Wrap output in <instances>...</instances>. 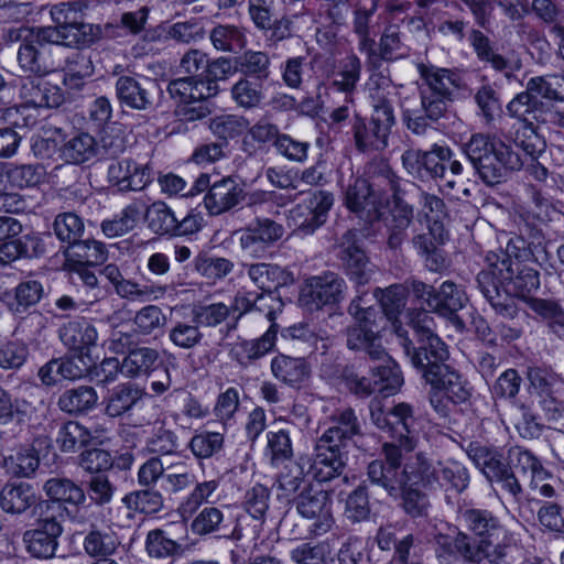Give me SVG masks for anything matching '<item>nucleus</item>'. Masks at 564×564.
<instances>
[{
	"label": "nucleus",
	"instance_id": "680f3d73",
	"mask_svg": "<svg viewBox=\"0 0 564 564\" xmlns=\"http://www.w3.org/2000/svg\"><path fill=\"white\" fill-rule=\"evenodd\" d=\"M140 215V205L130 204L122 210L119 218L102 221V232L109 238L122 236L135 227Z\"/></svg>",
	"mask_w": 564,
	"mask_h": 564
},
{
	"label": "nucleus",
	"instance_id": "338daca9",
	"mask_svg": "<svg viewBox=\"0 0 564 564\" xmlns=\"http://www.w3.org/2000/svg\"><path fill=\"white\" fill-rule=\"evenodd\" d=\"M145 549L149 556L155 558H166L182 553V545L170 539L161 529L148 533Z\"/></svg>",
	"mask_w": 564,
	"mask_h": 564
},
{
	"label": "nucleus",
	"instance_id": "e2e57ef3",
	"mask_svg": "<svg viewBox=\"0 0 564 564\" xmlns=\"http://www.w3.org/2000/svg\"><path fill=\"white\" fill-rule=\"evenodd\" d=\"M53 230L62 242L72 246L82 238L84 234V223L82 218L74 213H62L55 217Z\"/></svg>",
	"mask_w": 564,
	"mask_h": 564
},
{
	"label": "nucleus",
	"instance_id": "f704fd0d",
	"mask_svg": "<svg viewBox=\"0 0 564 564\" xmlns=\"http://www.w3.org/2000/svg\"><path fill=\"white\" fill-rule=\"evenodd\" d=\"M429 465L433 469L435 482L430 487H422L425 490H434L437 487L452 489L458 494L463 492L469 485V474L467 468L456 460H448L446 463H437L434 466L429 459Z\"/></svg>",
	"mask_w": 564,
	"mask_h": 564
},
{
	"label": "nucleus",
	"instance_id": "473e14b6",
	"mask_svg": "<svg viewBox=\"0 0 564 564\" xmlns=\"http://www.w3.org/2000/svg\"><path fill=\"white\" fill-rule=\"evenodd\" d=\"M276 327L271 325L270 328L259 338L236 343L231 350V357L242 367H249L256 360L265 356L275 345Z\"/></svg>",
	"mask_w": 564,
	"mask_h": 564
},
{
	"label": "nucleus",
	"instance_id": "ea45409f",
	"mask_svg": "<svg viewBox=\"0 0 564 564\" xmlns=\"http://www.w3.org/2000/svg\"><path fill=\"white\" fill-rule=\"evenodd\" d=\"M408 280L406 282H409ZM408 286L403 284H392L387 289L377 288L373 295L379 300L381 308L386 317L392 323L394 328L395 324H401L398 319L406 305L408 289L411 290L409 283Z\"/></svg>",
	"mask_w": 564,
	"mask_h": 564
},
{
	"label": "nucleus",
	"instance_id": "0e129e2a",
	"mask_svg": "<svg viewBox=\"0 0 564 564\" xmlns=\"http://www.w3.org/2000/svg\"><path fill=\"white\" fill-rule=\"evenodd\" d=\"M231 96L236 104L245 109L260 106L263 99L261 82H251L249 78H240L231 88Z\"/></svg>",
	"mask_w": 564,
	"mask_h": 564
},
{
	"label": "nucleus",
	"instance_id": "6e6552de",
	"mask_svg": "<svg viewBox=\"0 0 564 564\" xmlns=\"http://www.w3.org/2000/svg\"><path fill=\"white\" fill-rule=\"evenodd\" d=\"M10 43H18L17 65L28 77H43L57 67L54 48L61 46L53 35L41 26L9 28L4 34Z\"/></svg>",
	"mask_w": 564,
	"mask_h": 564
},
{
	"label": "nucleus",
	"instance_id": "a211bd4d",
	"mask_svg": "<svg viewBox=\"0 0 564 564\" xmlns=\"http://www.w3.org/2000/svg\"><path fill=\"white\" fill-rule=\"evenodd\" d=\"M346 289V282L338 273L327 271L305 281L299 301L306 310L317 311L323 306L339 303L345 296Z\"/></svg>",
	"mask_w": 564,
	"mask_h": 564
},
{
	"label": "nucleus",
	"instance_id": "603ef678",
	"mask_svg": "<svg viewBox=\"0 0 564 564\" xmlns=\"http://www.w3.org/2000/svg\"><path fill=\"white\" fill-rule=\"evenodd\" d=\"M527 87L532 95L554 101L564 100V76L545 75L529 79Z\"/></svg>",
	"mask_w": 564,
	"mask_h": 564
},
{
	"label": "nucleus",
	"instance_id": "79ce46f5",
	"mask_svg": "<svg viewBox=\"0 0 564 564\" xmlns=\"http://www.w3.org/2000/svg\"><path fill=\"white\" fill-rule=\"evenodd\" d=\"M271 371L278 380L290 386L301 383L310 376V369L304 359L286 355H279L272 359Z\"/></svg>",
	"mask_w": 564,
	"mask_h": 564
},
{
	"label": "nucleus",
	"instance_id": "e433bc0d",
	"mask_svg": "<svg viewBox=\"0 0 564 564\" xmlns=\"http://www.w3.org/2000/svg\"><path fill=\"white\" fill-rule=\"evenodd\" d=\"M160 364V354L151 347H133L123 358L122 373L128 378L148 376Z\"/></svg>",
	"mask_w": 564,
	"mask_h": 564
},
{
	"label": "nucleus",
	"instance_id": "49530a36",
	"mask_svg": "<svg viewBox=\"0 0 564 564\" xmlns=\"http://www.w3.org/2000/svg\"><path fill=\"white\" fill-rule=\"evenodd\" d=\"M163 496L153 487L132 491L122 499L123 505L131 511L153 514L163 508Z\"/></svg>",
	"mask_w": 564,
	"mask_h": 564
},
{
	"label": "nucleus",
	"instance_id": "774afa93",
	"mask_svg": "<svg viewBox=\"0 0 564 564\" xmlns=\"http://www.w3.org/2000/svg\"><path fill=\"white\" fill-rule=\"evenodd\" d=\"M329 556V546L326 543L304 542L290 552L295 564H326Z\"/></svg>",
	"mask_w": 564,
	"mask_h": 564
},
{
	"label": "nucleus",
	"instance_id": "20e7f679",
	"mask_svg": "<svg viewBox=\"0 0 564 564\" xmlns=\"http://www.w3.org/2000/svg\"><path fill=\"white\" fill-rule=\"evenodd\" d=\"M424 85L420 91V106L411 107L408 98L401 101L402 118L405 127L416 135L425 134L447 112L452 101L454 80L448 69L420 67Z\"/></svg>",
	"mask_w": 564,
	"mask_h": 564
},
{
	"label": "nucleus",
	"instance_id": "09e8293b",
	"mask_svg": "<svg viewBox=\"0 0 564 564\" xmlns=\"http://www.w3.org/2000/svg\"><path fill=\"white\" fill-rule=\"evenodd\" d=\"M33 413L31 402L25 399H12L11 394L0 387V424L6 425L17 419L19 424L30 420Z\"/></svg>",
	"mask_w": 564,
	"mask_h": 564
},
{
	"label": "nucleus",
	"instance_id": "c756f323",
	"mask_svg": "<svg viewBox=\"0 0 564 564\" xmlns=\"http://www.w3.org/2000/svg\"><path fill=\"white\" fill-rule=\"evenodd\" d=\"M36 492L28 482H8L0 491V507L11 514H22L32 509L33 514L39 516L36 505H39Z\"/></svg>",
	"mask_w": 564,
	"mask_h": 564
},
{
	"label": "nucleus",
	"instance_id": "c03bdc74",
	"mask_svg": "<svg viewBox=\"0 0 564 564\" xmlns=\"http://www.w3.org/2000/svg\"><path fill=\"white\" fill-rule=\"evenodd\" d=\"M176 217L174 212L161 200L152 203L144 212L148 228L159 236H174Z\"/></svg>",
	"mask_w": 564,
	"mask_h": 564
},
{
	"label": "nucleus",
	"instance_id": "ddd939ff",
	"mask_svg": "<svg viewBox=\"0 0 564 564\" xmlns=\"http://www.w3.org/2000/svg\"><path fill=\"white\" fill-rule=\"evenodd\" d=\"M507 111L511 117L525 123L522 135L517 132L514 145L522 149L525 156L534 160L536 154L542 151L543 142L534 131L532 121L546 122L544 104L525 86V90L516 95L507 105Z\"/></svg>",
	"mask_w": 564,
	"mask_h": 564
},
{
	"label": "nucleus",
	"instance_id": "3c124183",
	"mask_svg": "<svg viewBox=\"0 0 564 564\" xmlns=\"http://www.w3.org/2000/svg\"><path fill=\"white\" fill-rule=\"evenodd\" d=\"M44 176V167L40 164H9L6 170L7 181L15 188L37 186Z\"/></svg>",
	"mask_w": 564,
	"mask_h": 564
},
{
	"label": "nucleus",
	"instance_id": "c85d7f7f",
	"mask_svg": "<svg viewBox=\"0 0 564 564\" xmlns=\"http://www.w3.org/2000/svg\"><path fill=\"white\" fill-rule=\"evenodd\" d=\"M153 84L147 79L138 80L132 76H120L115 85L119 102L134 110H148L153 106L151 88Z\"/></svg>",
	"mask_w": 564,
	"mask_h": 564
},
{
	"label": "nucleus",
	"instance_id": "f3484780",
	"mask_svg": "<svg viewBox=\"0 0 564 564\" xmlns=\"http://www.w3.org/2000/svg\"><path fill=\"white\" fill-rule=\"evenodd\" d=\"M284 228L276 221L258 217L254 223L234 232L240 251L251 259L264 258L268 250L282 238Z\"/></svg>",
	"mask_w": 564,
	"mask_h": 564
},
{
	"label": "nucleus",
	"instance_id": "c9c22d12",
	"mask_svg": "<svg viewBox=\"0 0 564 564\" xmlns=\"http://www.w3.org/2000/svg\"><path fill=\"white\" fill-rule=\"evenodd\" d=\"M469 41L479 61L489 63L495 70L503 73L507 79L514 77L513 69H519L520 65L514 66L505 56L496 53L490 39L486 34L480 30L473 29L469 32Z\"/></svg>",
	"mask_w": 564,
	"mask_h": 564
},
{
	"label": "nucleus",
	"instance_id": "cd10ccee",
	"mask_svg": "<svg viewBox=\"0 0 564 564\" xmlns=\"http://www.w3.org/2000/svg\"><path fill=\"white\" fill-rule=\"evenodd\" d=\"M330 426L319 436L324 443L343 448L355 436L362 435L361 424L351 408L337 410L330 417Z\"/></svg>",
	"mask_w": 564,
	"mask_h": 564
},
{
	"label": "nucleus",
	"instance_id": "0eeeda50",
	"mask_svg": "<svg viewBox=\"0 0 564 564\" xmlns=\"http://www.w3.org/2000/svg\"><path fill=\"white\" fill-rule=\"evenodd\" d=\"M462 149L482 182L491 186L505 182L510 172L524 164L511 145L496 142L495 137L485 133L473 134Z\"/></svg>",
	"mask_w": 564,
	"mask_h": 564
},
{
	"label": "nucleus",
	"instance_id": "a878e982",
	"mask_svg": "<svg viewBox=\"0 0 564 564\" xmlns=\"http://www.w3.org/2000/svg\"><path fill=\"white\" fill-rule=\"evenodd\" d=\"M242 268L250 282L261 291L259 295H270L271 297H278L275 292L280 288H284L294 283L293 273L286 268L276 263H243Z\"/></svg>",
	"mask_w": 564,
	"mask_h": 564
},
{
	"label": "nucleus",
	"instance_id": "aec40b11",
	"mask_svg": "<svg viewBox=\"0 0 564 564\" xmlns=\"http://www.w3.org/2000/svg\"><path fill=\"white\" fill-rule=\"evenodd\" d=\"M43 490L48 499L41 500L36 505V510L45 514H54L55 510H64L67 513L87 501L84 488L66 477L48 478L43 485Z\"/></svg>",
	"mask_w": 564,
	"mask_h": 564
},
{
	"label": "nucleus",
	"instance_id": "8fccbe9b",
	"mask_svg": "<svg viewBox=\"0 0 564 564\" xmlns=\"http://www.w3.org/2000/svg\"><path fill=\"white\" fill-rule=\"evenodd\" d=\"M104 505L84 503L75 507L73 511H67L72 523L82 527H88L90 530H99L101 525L109 527V511L105 510Z\"/></svg>",
	"mask_w": 564,
	"mask_h": 564
},
{
	"label": "nucleus",
	"instance_id": "5701e85b",
	"mask_svg": "<svg viewBox=\"0 0 564 564\" xmlns=\"http://www.w3.org/2000/svg\"><path fill=\"white\" fill-rule=\"evenodd\" d=\"M63 532L55 514L39 512L36 527L23 533L26 551L36 558H51L57 549V539Z\"/></svg>",
	"mask_w": 564,
	"mask_h": 564
},
{
	"label": "nucleus",
	"instance_id": "13d9d810",
	"mask_svg": "<svg viewBox=\"0 0 564 564\" xmlns=\"http://www.w3.org/2000/svg\"><path fill=\"white\" fill-rule=\"evenodd\" d=\"M199 326L200 325L194 321L193 323L176 322L170 328L167 337L177 348L186 350L193 349L198 346L204 338Z\"/></svg>",
	"mask_w": 564,
	"mask_h": 564
},
{
	"label": "nucleus",
	"instance_id": "6e6d98bb",
	"mask_svg": "<svg viewBox=\"0 0 564 564\" xmlns=\"http://www.w3.org/2000/svg\"><path fill=\"white\" fill-rule=\"evenodd\" d=\"M83 546L89 556L108 557L116 552L118 541L111 532L100 529L89 530L84 539Z\"/></svg>",
	"mask_w": 564,
	"mask_h": 564
},
{
	"label": "nucleus",
	"instance_id": "4d7b16f0",
	"mask_svg": "<svg viewBox=\"0 0 564 564\" xmlns=\"http://www.w3.org/2000/svg\"><path fill=\"white\" fill-rule=\"evenodd\" d=\"M249 121L241 116L221 115L213 118L209 122L212 132L223 140L224 145L228 139L241 135L248 128Z\"/></svg>",
	"mask_w": 564,
	"mask_h": 564
},
{
	"label": "nucleus",
	"instance_id": "37998d69",
	"mask_svg": "<svg viewBox=\"0 0 564 564\" xmlns=\"http://www.w3.org/2000/svg\"><path fill=\"white\" fill-rule=\"evenodd\" d=\"M65 254L79 265H98L108 257L105 245L94 239L77 240L67 247Z\"/></svg>",
	"mask_w": 564,
	"mask_h": 564
},
{
	"label": "nucleus",
	"instance_id": "72a5a7b5",
	"mask_svg": "<svg viewBox=\"0 0 564 564\" xmlns=\"http://www.w3.org/2000/svg\"><path fill=\"white\" fill-rule=\"evenodd\" d=\"M167 93L180 102H188L209 100L218 94V89L207 84L203 77L185 76L171 80Z\"/></svg>",
	"mask_w": 564,
	"mask_h": 564
},
{
	"label": "nucleus",
	"instance_id": "864d4df0",
	"mask_svg": "<svg viewBox=\"0 0 564 564\" xmlns=\"http://www.w3.org/2000/svg\"><path fill=\"white\" fill-rule=\"evenodd\" d=\"M422 485H405L400 494L401 507L411 518H424L429 513L430 500Z\"/></svg>",
	"mask_w": 564,
	"mask_h": 564
},
{
	"label": "nucleus",
	"instance_id": "b1692460",
	"mask_svg": "<svg viewBox=\"0 0 564 564\" xmlns=\"http://www.w3.org/2000/svg\"><path fill=\"white\" fill-rule=\"evenodd\" d=\"M367 178L357 177L350 183L344 195L346 207L365 223H372L380 218L381 199L375 186Z\"/></svg>",
	"mask_w": 564,
	"mask_h": 564
},
{
	"label": "nucleus",
	"instance_id": "052dcab7",
	"mask_svg": "<svg viewBox=\"0 0 564 564\" xmlns=\"http://www.w3.org/2000/svg\"><path fill=\"white\" fill-rule=\"evenodd\" d=\"M56 441L62 452L74 453L89 443L90 433L77 422L69 421L59 429Z\"/></svg>",
	"mask_w": 564,
	"mask_h": 564
},
{
	"label": "nucleus",
	"instance_id": "4be33fe9",
	"mask_svg": "<svg viewBox=\"0 0 564 564\" xmlns=\"http://www.w3.org/2000/svg\"><path fill=\"white\" fill-rule=\"evenodd\" d=\"M452 151L448 147L433 144L429 151L409 149L401 156L402 165L409 174L432 178H444L446 163L451 160Z\"/></svg>",
	"mask_w": 564,
	"mask_h": 564
},
{
	"label": "nucleus",
	"instance_id": "2eb2a0df",
	"mask_svg": "<svg viewBox=\"0 0 564 564\" xmlns=\"http://www.w3.org/2000/svg\"><path fill=\"white\" fill-rule=\"evenodd\" d=\"M378 312L368 307L356 323L346 329V346L349 350L364 352L371 361H389V354L381 343Z\"/></svg>",
	"mask_w": 564,
	"mask_h": 564
},
{
	"label": "nucleus",
	"instance_id": "dca6fc26",
	"mask_svg": "<svg viewBox=\"0 0 564 564\" xmlns=\"http://www.w3.org/2000/svg\"><path fill=\"white\" fill-rule=\"evenodd\" d=\"M333 500L327 490L308 486L296 498L299 514L312 521L310 532L319 536L332 530L335 524Z\"/></svg>",
	"mask_w": 564,
	"mask_h": 564
},
{
	"label": "nucleus",
	"instance_id": "4468645a",
	"mask_svg": "<svg viewBox=\"0 0 564 564\" xmlns=\"http://www.w3.org/2000/svg\"><path fill=\"white\" fill-rule=\"evenodd\" d=\"M370 420L381 431L397 440L404 452H412L415 447L414 434L416 420L413 408L409 403L400 402L386 409L381 402L370 403Z\"/></svg>",
	"mask_w": 564,
	"mask_h": 564
},
{
	"label": "nucleus",
	"instance_id": "423d86ee",
	"mask_svg": "<svg viewBox=\"0 0 564 564\" xmlns=\"http://www.w3.org/2000/svg\"><path fill=\"white\" fill-rule=\"evenodd\" d=\"M485 260L487 267L477 275L478 288L497 314L513 318L518 307L510 296V288L523 263L510 254L509 248L489 251Z\"/></svg>",
	"mask_w": 564,
	"mask_h": 564
},
{
	"label": "nucleus",
	"instance_id": "58836bf2",
	"mask_svg": "<svg viewBox=\"0 0 564 564\" xmlns=\"http://www.w3.org/2000/svg\"><path fill=\"white\" fill-rule=\"evenodd\" d=\"M143 395V390L134 383L119 384L109 395L105 412L110 417H119L129 412Z\"/></svg>",
	"mask_w": 564,
	"mask_h": 564
},
{
	"label": "nucleus",
	"instance_id": "7ed1b4c3",
	"mask_svg": "<svg viewBox=\"0 0 564 564\" xmlns=\"http://www.w3.org/2000/svg\"><path fill=\"white\" fill-rule=\"evenodd\" d=\"M403 452L398 444L384 443V459H375L367 468L371 484L382 488L392 498H399L405 485L430 487L435 482L429 458L420 452L404 460Z\"/></svg>",
	"mask_w": 564,
	"mask_h": 564
},
{
	"label": "nucleus",
	"instance_id": "f8f14e48",
	"mask_svg": "<svg viewBox=\"0 0 564 564\" xmlns=\"http://www.w3.org/2000/svg\"><path fill=\"white\" fill-rule=\"evenodd\" d=\"M432 313L430 308H414L406 315L408 325L414 330L420 344L419 347H415L409 338L408 330L401 324L394 323V333L410 362L414 361V355L424 357V355L435 354L441 357L444 355V350L447 349L446 344L435 333L436 324Z\"/></svg>",
	"mask_w": 564,
	"mask_h": 564
},
{
	"label": "nucleus",
	"instance_id": "69168bd1",
	"mask_svg": "<svg viewBox=\"0 0 564 564\" xmlns=\"http://www.w3.org/2000/svg\"><path fill=\"white\" fill-rule=\"evenodd\" d=\"M270 490L261 485L256 484L245 494L243 507L252 519L263 524L269 509Z\"/></svg>",
	"mask_w": 564,
	"mask_h": 564
},
{
	"label": "nucleus",
	"instance_id": "2f4dec72",
	"mask_svg": "<svg viewBox=\"0 0 564 564\" xmlns=\"http://www.w3.org/2000/svg\"><path fill=\"white\" fill-rule=\"evenodd\" d=\"M58 335L64 346L82 356L96 345L98 338L96 327L85 319L64 324Z\"/></svg>",
	"mask_w": 564,
	"mask_h": 564
},
{
	"label": "nucleus",
	"instance_id": "a18cd8bd",
	"mask_svg": "<svg viewBox=\"0 0 564 564\" xmlns=\"http://www.w3.org/2000/svg\"><path fill=\"white\" fill-rule=\"evenodd\" d=\"M236 69L258 82L267 80L270 76V56L262 51H246L235 59Z\"/></svg>",
	"mask_w": 564,
	"mask_h": 564
},
{
	"label": "nucleus",
	"instance_id": "f03ea898",
	"mask_svg": "<svg viewBox=\"0 0 564 564\" xmlns=\"http://www.w3.org/2000/svg\"><path fill=\"white\" fill-rule=\"evenodd\" d=\"M467 454L490 482H496L501 490L518 499L522 487L517 474L530 476V486L538 488L540 480H545L549 473L540 460L528 449L513 446L508 449L507 462L495 448L470 443Z\"/></svg>",
	"mask_w": 564,
	"mask_h": 564
},
{
	"label": "nucleus",
	"instance_id": "7c9ffc66",
	"mask_svg": "<svg viewBox=\"0 0 564 564\" xmlns=\"http://www.w3.org/2000/svg\"><path fill=\"white\" fill-rule=\"evenodd\" d=\"M2 119L10 127L0 128V159H11L20 148L21 131L30 126V118L22 109L10 107L3 110Z\"/></svg>",
	"mask_w": 564,
	"mask_h": 564
},
{
	"label": "nucleus",
	"instance_id": "39448f33",
	"mask_svg": "<svg viewBox=\"0 0 564 564\" xmlns=\"http://www.w3.org/2000/svg\"><path fill=\"white\" fill-rule=\"evenodd\" d=\"M395 95L389 80L370 91L371 116L367 120L356 115L351 123V133L357 151L362 153L381 152L389 147V138L397 120L392 105Z\"/></svg>",
	"mask_w": 564,
	"mask_h": 564
},
{
	"label": "nucleus",
	"instance_id": "4c0bfd02",
	"mask_svg": "<svg viewBox=\"0 0 564 564\" xmlns=\"http://www.w3.org/2000/svg\"><path fill=\"white\" fill-rule=\"evenodd\" d=\"M96 390L89 386L65 390L58 398L57 406L68 414L86 413L97 404Z\"/></svg>",
	"mask_w": 564,
	"mask_h": 564
},
{
	"label": "nucleus",
	"instance_id": "5fc2aeb1",
	"mask_svg": "<svg viewBox=\"0 0 564 564\" xmlns=\"http://www.w3.org/2000/svg\"><path fill=\"white\" fill-rule=\"evenodd\" d=\"M192 316L195 323L204 327H217L230 319L231 308L223 302L197 304L193 306Z\"/></svg>",
	"mask_w": 564,
	"mask_h": 564
},
{
	"label": "nucleus",
	"instance_id": "393cba45",
	"mask_svg": "<svg viewBox=\"0 0 564 564\" xmlns=\"http://www.w3.org/2000/svg\"><path fill=\"white\" fill-rule=\"evenodd\" d=\"M302 464L306 466L307 475H312L319 482L329 481L343 474L345 463L341 455V448L337 445L324 443L317 438L314 453L311 455H301Z\"/></svg>",
	"mask_w": 564,
	"mask_h": 564
},
{
	"label": "nucleus",
	"instance_id": "1a4fd4ad",
	"mask_svg": "<svg viewBox=\"0 0 564 564\" xmlns=\"http://www.w3.org/2000/svg\"><path fill=\"white\" fill-rule=\"evenodd\" d=\"M448 357V350L445 349L441 357L435 354L424 355V357L414 355V361L411 362L424 382L431 387L430 402L437 412L445 411L443 397L454 404H463L471 395L467 380L456 369L446 364Z\"/></svg>",
	"mask_w": 564,
	"mask_h": 564
},
{
	"label": "nucleus",
	"instance_id": "f257e3e1",
	"mask_svg": "<svg viewBox=\"0 0 564 564\" xmlns=\"http://www.w3.org/2000/svg\"><path fill=\"white\" fill-rule=\"evenodd\" d=\"M458 520L465 531L455 535L438 533L434 538V553L438 564H511L510 540L501 520L490 510L462 507Z\"/></svg>",
	"mask_w": 564,
	"mask_h": 564
},
{
	"label": "nucleus",
	"instance_id": "9b49d317",
	"mask_svg": "<svg viewBox=\"0 0 564 564\" xmlns=\"http://www.w3.org/2000/svg\"><path fill=\"white\" fill-rule=\"evenodd\" d=\"M413 295L432 312L448 318L458 330L465 328L464 321L457 312L468 302L465 290L453 281H445L436 290L433 285L412 279L408 282Z\"/></svg>",
	"mask_w": 564,
	"mask_h": 564
},
{
	"label": "nucleus",
	"instance_id": "bf43d9fd",
	"mask_svg": "<svg viewBox=\"0 0 564 564\" xmlns=\"http://www.w3.org/2000/svg\"><path fill=\"white\" fill-rule=\"evenodd\" d=\"M213 46L223 52H235L245 46V34L236 25H217L209 34Z\"/></svg>",
	"mask_w": 564,
	"mask_h": 564
},
{
	"label": "nucleus",
	"instance_id": "9d476101",
	"mask_svg": "<svg viewBox=\"0 0 564 564\" xmlns=\"http://www.w3.org/2000/svg\"><path fill=\"white\" fill-rule=\"evenodd\" d=\"M87 4L82 1L59 2L54 4L50 14L54 25L43 26L53 32L61 46L86 47L90 46L101 36L99 25L85 23Z\"/></svg>",
	"mask_w": 564,
	"mask_h": 564
},
{
	"label": "nucleus",
	"instance_id": "6ab92c4d",
	"mask_svg": "<svg viewBox=\"0 0 564 564\" xmlns=\"http://www.w3.org/2000/svg\"><path fill=\"white\" fill-rule=\"evenodd\" d=\"M336 256L346 274L358 285L367 284L371 279L369 258L361 246L359 234L347 230L335 245Z\"/></svg>",
	"mask_w": 564,
	"mask_h": 564
},
{
	"label": "nucleus",
	"instance_id": "bb28decb",
	"mask_svg": "<svg viewBox=\"0 0 564 564\" xmlns=\"http://www.w3.org/2000/svg\"><path fill=\"white\" fill-rule=\"evenodd\" d=\"M245 198V191L232 177H224L210 185L204 205L210 215H220L236 207Z\"/></svg>",
	"mask_w": 564,
	"mask_h": 564
},
{
	"label": "nucleus",
	"instance_id": "412c9836",
	"mask_svg": "<svg viewBox=\"0 0 564 564\" xmlns=\"http://www.w3.org/2000/svg\"><path fill=\"white\" fill-rule=\"evenodd\" d=\"M334 196L329 192L316 191L311 193L302 204L290 210L289 220L305 235L313 234L326 223Z\"/></svg>",
	"mask_w": 564,
	"mask_h": 564
},
{
	"label": "nucleus",
	"instance_id": "a19ab883",
	"mask_svg": "<svg viewBox=\"0 0 564 564\" xmlns=\"http://www.w3.org/2000/svg\"><path fill=\"white\" fill-rule=\"evenodd\" d=\"M98 153L95 138L88 133H79L67 140L61 148V156L67 163L84 164L91 161Z\"/></svg>",
	"mask_w": 564,
	"mask_h": 564
},
{
	"label": "nucleus",
	"instance_id": "de8ad7c7",
	"mask_svg": "<svg viewBox=\"0 0 564 564\" xmlns=\"http://www.w3.org/2000/svg\"><path fill=\"white\" fill-rule=\"evenodd\" d=\"M165 291V286L140 284L126 278L115 288V292L119 297L139 303L158 300Z\"/></svg>",
	"mask_w": 564,
	"mask_h": 564
}]
</instances>
